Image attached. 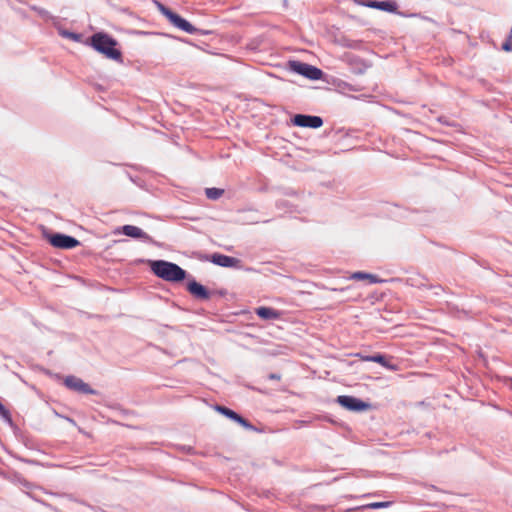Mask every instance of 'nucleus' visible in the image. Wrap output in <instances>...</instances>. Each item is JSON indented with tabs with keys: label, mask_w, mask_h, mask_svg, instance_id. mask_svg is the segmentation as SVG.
<instances>
[{
	"label": "nucleus",
	"mask_w": 512,
	"mask_h": 512,
	"mask_svg": "<svg viewBox=\"0 0 512 512\" xmlns=\"http://www.w3.org/2000/svg\"><path fill=\"white\" fill-rule=\"evenodd\" d=\"M88 44L98 53L104 55L107 59L122 63V52L118 46V41L105 32L94 33L88 41Z\"/></svg>",
	"instance_id": "1"
},
{
	"label": "nucleus",
	"mask_w": 512,
	"mask_h": 512,
	"mask_svg": "<svg viewBox=\"0 0 512 512\" xmlns=\"http://www.w3.org/2000/svg\"><path fill=\"white\" fill-rule=\"evenodd\" d=\"M150 269L157 277L168 282H180L187 275L179 265L165 260L150 261Z\"/></svg>",
	"instance_id": "2"
},
{
	"label": "nucleus",
	"mask_w": 512,
	"mask_h": 512,
	"mask_svg": "<svg viewBox=\"0 0 512 512\" xmlns=\"http://www.w3.org/2000/svg\"><path fill=\"white\" fill-rule=\"evenodd\" d=\"M287 67L289 71L302 75L310 80H319L323 75L322 70L319 68L297 60L289 61Z\"/></svg>",
	"instance_id": "3"
},
{
	"label": "nucleus",
	"mask_w": 512,
	"mask_h": 512,
	"mask_svg": "<svg viewBox=\"0 0 512 512\" xmlns=\"http://www.w3.org/2000/svg\"><path fill=\"white\" fill-rule=\"evenodd\" d=\"M114 234H123L127 237L140 239L146 243H155L151 236L144 232L141 228L134 225H124L114 230Z\"/></svg>",
	"instance_id": "4"
},
{
	"label": "nucleus",
	"mask_w": 512,
	"mask_h": 512,
	"mask_svg": "<svg viewBox=\"0 0 512 512\" xmlns=\"http://www.w3.org/2000/svg\"><path fill=\"white\" fill-rule=\"evenodd\" d=\"M336 402L350 411H364L369 408L368 403L354 396L340 395L337 397Z\"/></svg>",
	"instance_id": "5"
},
{
	"label": "nucleus",
	"mask_w": 512,
	"mask_h": 512,
	"mask_svg": "<svg viewBox=\"0 0 512 512\" xmlns=\"http://www.w3.org/2000/svg\"><path fill=\"white\" fill-rule=\"evenodd\" d=\"M172 25L179 28L182 31H185L188 34H201V35H208L209 31H204L196 28L193 26L190 22H188L186 19L182 18L180 15L173 12V14L168 19Z\"/></svg>",
	"instance_id": "6"
},
{
	"label": "nucleus",
	"mask_w": 512,
	"mask_h": 512,
	"mask_svg": "<svg viewBox=\"0 0 512 512\" xmlns=\"http://www.w3.org/2000/svg\"><path fill=\"white\" fill-rule=\"evenodd\" d=\"M49 242L52 246L61 249H72L80 244L76 238L61 233L52 234Z\"/></svg>",
	"instance_id": "7"
},
{
	"label": "nucleus",
	"mask_w": 512,
	"mask_h": 512,
	"mask_svg": "<svg viewBox=\"0 0 512 512\" xmlns=\"http://www.w3.org/2000/svg\"><path fill=\"white\" fill-rule=\"evenodd\" d=\"M292 123L298 127H307L317 129L323 125V120L319 116L296 114L292 118Z\"/></svg>",
	"instance_id": "8"
},
{
	"label": "nucleus",
	"mask_w": 512,
	"mask_h": 512,
	"mask_svg": "<svg viewBox=\"0 0 512 512\" xmlns=\"http://www.w3.org/2000/svg\"><path fill=\"white\" fill-rule=\"evenodd\" d=\"M64 384L67 388L76 392L83 394H96L94 389H92L87 383L76 376H67L64 380Z\"/></svg>",
	"instance_id": "9"
},
{
	"label": "nucleus",
	"mask_w": 512,
	"mask_h": 512,
	"mask_svg": "<svg viewBox=\"0 0 512 512\" xmlns=\"http://www.w3.org/2000/svg\"><path fill=\"white\" fill-rule=\"evenodd\" d=\"M187 290L196 299L207 300L210 298V292L195 280H191L187 283Z\"/></svg>",
	"instance_id": "10"
},
{
	"label": "nucleus",
	"mask_w": 512,
	"mask_h": 512,
	"mask_svg": "<svg viewBox=\"0 0 512 512\" xmlns=\"http://www.w3.org/2000/svg\"><path fill=\"white\" fill-rule=\"evenodd\" d=\"M210 261L221 267H239L240 260L220 253H214Z\"/></svg>",
	"instance_id": "11"
},
{
	"label": "nucleus",
	"mask_w": 512,
	"mask_h": 512,
	"mask_svg": "<svg viewBox=\"0 0 512 512\" xmlns=\"http://www.w3.org/2000/svg\"><path fill=\"white\" fill-rule=\"evenodd\" d=\"M255 314L264 320H277L281 317V313L278 310L265 306L256 308Z\"/></svg>",
	"instance_id": "12"
},
{
	"label": "nucleus",
	"mask_w": 512,
	"mask_h": 512,
	"mask_svg": "<svg viewBox=\"0 0 512 512\" xmlns=\"http://www.w3.org/2000/svg\"><path fill=\"white\" fill-rule=\"evenodd\" d=\"M366 6L387 12H395L397 10V4L394 1H370Z\"/></svg>",
	"instance_id": "13"
},
{
	"label": "nucleus",
	"mask_w": 512,
	"mask_h": 512,
	"mask_svg": "<svg viewBox=\"0 0 512 512\" xmlns=\"http://www.w3.org/2000/svg\"><path fill=\"white\" fill-rule=\"evenodd\" d=\"M349 279L357 280V281H359V280H368L369 283H371V284L382 282V280H380L376 275L370 274V273H366V272H362V271H358V272L352 273L349 276Z\"/></svg>",
	"instance_id": "14"
},
{
	"label": "nucleus",
	"mask_w": 512,
	"mask_h": 512,
	"mask_svg": "<svg viewBox=\"0 0 512 512\" xmlns=\"http://www.w3.org/2000/svg\"><path fill=\"white\" fill-rule=\"evenodd\" d=\"M363 359L365 361L378 363V364L382 365L383 367H386V368L391 369V370H395L396 369V366L389 364V362L387 361L386 357L384 355H382V354H375V355H371V356H366Z\"/></svg>",
	"instance_id": "15"
},
{
	"label": "nucleus",
	"mask_w": 512,
	"mask_h": 512,
	"mask_svg": "<svg viewBox=\"0 0 512 512\" xmlns=\"http://www.w3.org/2000/svg\"><path fill=\"white\" fill-rule=\"evenodd\" d=\"M224 193L223 189L220 188H206L205 194L208 199L211 200H217L219 199Z\"/></svg>",
	"instance_id": "16"
},
{
	"label": "nucleus",
	"mask_w": 512,
	"mask_h": 512,
	"mask_svg": "<svg viewBox=\"0 0 512 512\" xmlns=\"http://www.w3.org/2000/svg\"><path fill=\"white\" fill-rule=\"evenodd\" d=\"M216 410L218 412H220L221 414H223L224 416L228 417L229 419L235 421L236 418L238 417V413H236L235 411L225 407V406H220V405H217L216 406Z\"/></svg>",
	"instance_id": "17"
},
{
	"label": "nucleus",
	"mask_w": 512,
	"mask_h": 512,
	"mask_svg": "<svg viewBox=\"0 0 512 512\" xmlns=\"http://www.w3.org/2000/svg\"><path fill=\"white\" fill-rule=\"evenodd\" d=\"M60 34L65 37V38H68V39H71L75 42H79L81 40V37L82 35L81 34H78V33H74V32H70V31H67V30H63L60 32Z\"/></svg>",
	"instance_id": "18"
},
{
	"label": "nucleus",
	"mask_w": 512,
	"mask_h": 512,
	"mask_svg": "<svg viewBox=\"0 0 512 512\" xmlns=\"http://www.w3.org/2000/svg\"><path fill=\"white\" fill-rule=\"evenodd\" d=\"M391 505L390 501H384V502H373L370 504H367L365 508L368 509H381V508H387Z\"/></svg>",
	"instance_id": "19"
},
{
	"label": "nucleus",
	"mask_w": 512,
	"mask_h": 512,
	"mask_svg": "<svg viewBox=\"0 0 512 512\" xmlns=\"http://www.w3.org/2000/svg\"><path fill=\"white\" fill-rule=\"evenodd\" d=\"M235 422L240 424L245 429H248V430H254L255 429L254 426L251 423H249L246 419H244L241 415H238V417L236 418Z\"/></svg>",
	"instance_id": "20"
},
{
	"label": "nucleus",
	"mask_w": 512,
	"mask_h": 512,
	"mask_svg": "<svg viewBox=\"0 0 512 512\" xmlns=\"http://www.w3.org/2000/svg\"><path fill=\"white\" fill-rule=\"evenodd\" d=\"M157 7L159 9V11L167 18L169 19V17L173 14V11L171 9H169L168 7H166L164 4L160 3V2H157Z\"/></svg>",
	"instance_id": "21"
},
{
	"label": "nucleus",
	"mask_w": 512,
	"mask_h": 512,
	"mask_svg": "<svg viewBox=\"0 0 512 512\" xmlns=\"http://www.w3.org/2000/svg\"><path fill=\"white\" fill-rule=\"evenodd\" d=\"M502 49L507 52L512 51V27H511L510 33L508 35V38L502 44Z\"/></svg>",
	"instance_id": "22"
},
{
	"label": "nucleus",
	"mask_w": 512,
	"mask_h": 512,
	"mask_svg": "<svg viewBox=\"0 0 512 512\" xmlns=\"http://www.w3.org/2000/svg\"><path fill=\"white\" fill-rule=\"evenodd\" d=\"M0 416L7 422H11L10 412L5 408V406L0 402Z\"/></svg>",
	"instance_id": "23"
},
{
	"label": "nucleus",
	"mask_w": 512,
	"mask_h": 512,
	"mask_svg": "<svg viewBox=\"0 0 512 512\" xmlns=\"http://www.w3.org/2000/svg\"><path fill=\"white\" fill-rule=\"evenodd\" d=\"M268 378L271 379V380H279L280 379V375L275 374V373H271V374L268 375Z\"/></svg>",
	"instance_id": "24"
},
{
	"label": "nucleus",
	"mask_w": 512,
	"mask_h": 512,
	"mask_svg": "<svg viewBox=\"0 0 512 512\" xmlns=\"http://www.w3.org/2000/svg\"><path fill=\"white\" fill-rule=\"evenodd\" d=\"M67 420L71 423H75L73 419L67 418Z\"/></svg>",
	"instance_id": "25"
}]
</instances>
